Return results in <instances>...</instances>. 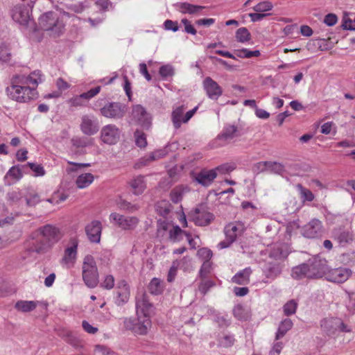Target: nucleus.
<instances>
[{
  "label": "nucleus",
  "instance_id": "nucleus-11",
  "mask_svg": "<svg viewBox=\"0 0 355 355\" xmlns=\"http://www.w3.org/2000/svg\"><path fill=\"white\" fill-rule=\"evenodd\" d=\"M324 229L322 222L316 218L312 219L304 225L301 230L302 234L306 238L314 239L322 236Z\"/></svg>",
  "mask_w": 355,
  "mask_h": 355
},
{
  "label": "nucleus",
  "instance_id": "nucleus-56",
  "mask_svg": "<svg viewBox=\"0 0 355 355\" xmlns=\"http://www.w3.org/2000/svg\"><path fill=\"white\" fill-rule=\"evenodd\" d=\"M26 205L30 207H34L37 205L40 201V197L37 193H30L26 198Z\"/></svg>",
  "mask_w": 355,
  "mask_h": 355
},
{
  "label": "nucleus",
  "instance_id": "nucleus-35",
  "mask_svg": "<svg viewBox=\"0 0 355 355\" xmlns=\"http://www.w3.org/2000/svg\"><path fill=\"white\" fill-rule=\"evenodd\" d=\"M165 230H168L169 239L173 242L181 241L187 233L181 230L178 225H172L171 228L166 227Z\"/></svg>",
  "mask_w": 355,
  "mask_h": 355
},
{
  "label": "nucleus",
  "instance_id": "nucleus-61",
  "mask_svg": "<svg viewBox=\"0 0 355 355\" xmlns=\"http://www.w3.org/2000/svg\"><path fill=\"white\" fill-rule=\"evenodd\" d=\"M214 286V283L211 280H203L200 284L198 289L200 292L202 294H205L210 288Z\"/></svg>",
  "mask_w": 355,
  "mask_h": 355
},
{
  "label": "nucleus",
  "instance_id": "nucleus-64",
  "mask_svg": "<svg viewBox=\"0 0 355 355\" xmlns=\"http://www.w3.org/2000/svg\"><path fill=\"white\" fill-rule=\"evenodd\" d=\"M338 21V17L335 14L329 13L327 14L324 19V23L329 26H332L335 25Z\"/></svg>",
  "mask_w": 355,
  "mask_h": 355
},
{
  "label": "nucleus",
  "instance_id": "nucleus-29",
  "mask_svg": "<svg viewBox=\"0 0 355 355\" xmlns=\"http://www.w3.org/2000/svg\"><path fill=\"white\" fill-rule=\"evenodd\" d=\"M129 184L132 191L135 195L141 194L146 188V182L145 177L143 175H137L130 180Z\"/></svg>",
  "mask_w": 355,
  "mask_h": 355
},
{
  "label": "nucleus",
  "instance_id": "nucleus-54",
  "mask_svg": "<svg viewBox=\"0 0 355 355\" xmlns=\"http://www.w3.org/2000/svg\"><path fill=\"white\" fill-rule=\"evenodd\" d=\"M197 254L199 258L203 260V261L207 260L210 261L211 258L212 257L211 250L206 248L199 249L198 250Z\"/></svg>",
  "mask_w": 355,
  "mask_h": 355
},
{
  "label": "nucleus",
  "instance_id": "nucleus-5",
  "mask_svg": "<svg viewBox=\"0 0 355 355\" xmlns=\"http://www.w3.org/2000/svg\"><path fill=\"white\" fill-rule=\"evenodd\" d=\"M304 263L306 266H307L309 279L325 277L327 271L328 270L327 261L325 259L322 258L319 255H315Z\"/></svg>",
  "mask_w": 355,
  "mask_h": 355
},
{
  "label": "nucleus",
  "instance_id": "nucleus-62",
  "mask_svg": "<svg viewBox=\"0 0 355 355\" xmlns=\"http://www.w3.org/2000/svg\"><path fill=\"white\" fill-rule=\"evenodd\" d=\"M178 269V263L177 262H173L172 266L170 268V270L168 273L167 280L169 282H171L174 280L176 275L177 270Z\"/></svg>",
  "mask_w": 355,
  "mask_h": 355
},
{
  "label": "nucleus",
  "instance_id": "nucleus-39",
  "mask_svg": "<svg viewBox=\"0 0 355 355\" xmlns=\"http://www.w3.org/2000/svg\"><path fill=\"white\" fill-rule=\"evenodd\" d=\"M273 9V4L268 0L260 1L256 4L252 10L257 12L267 13Z\"/></svg>",
  "mask_w": 355,
  "mask_h": 355
},
{
  "label": "nucleus",
  "instance_id": "nucleus-1",
  "mask_svg": "<svg viewBox=\"0 0 355 355\" xmlns=\"http://www.w3.org/2000/svg\"><path fill=\"white\" fill-rule=\"evenodd\" d=\"M37 232L42 239L33 242L28 250L40 254L50 251L63 236L60 228L50 224L39 227Z\"/></svg>",
  "mask_w": 355,
  "mask_h": 355
},
{
  "label": "nucleus",
  "instance_id": "nucleus-60",
  "mask_svg": "<svg viewBox=\"0 0 355 355\" xmlns=\"http://www.w3.org/2000/svg\"><path fill=\"white\" fill-rule=\"evenodd\" d=\"M28 166L35 173V176H43L45 174V171L43 166L40 164L28 162Z\"/></svg>",
  "mask_w": 355,
  "mask_h": 355
},
{
  "label": "nucleus",
  "instance_id": "nucleus-7",
  "mask_svg": "<svg viewBox=\"0 0 355 355\" xmlns=\"http://www.w3.org/2000/svg\"><path fill=\"white\" fill-rule=\"evenodd\" d=\"M322 330L328 336H333L340 332H349L350 329L338 318H325L320 322Z\"/></svg>",
  "mask_w": 355,
  "mask_h": 355
},
{
  "label": "nucleus",
  "instance_id": "nucleus-9",
  "mask_svg": "<svg viewBox=\"0 0 355 355\" xmlns=\"http://www.w3.org/2000/svg\"><path fill=\"white\" fill-rule=\"evenodd\" d=\"M136 311L137 316L142 320L146 318L150 320V314L153 312V305L150 302L147 294L143 293L138 295L136 298Z\"/></svg>",
  "mask_w": 355,
  "mask_h": 355
},
{
  "label": "nucleus",
  "instance_id": "nucleus-52",
  "mask_svg": "<svg viewBox=\"0 0 355 355\" xmlns=\"http://www.w3.org/2000/svg\"><path fill=\"white\" fill-rule=\"evenodd\" d=\"M6 175L10 176L14 179L19 180L23 176L21 167L19 165L11 167L7 172Z\"/></svg>",
  "mask_w": 355,
  "mask_h": 355
},
{
  "label": "nucleus",
  "instance_id": "nucleus-50",
  "mask_svg": "<svg viewBox=\"0 0 355 355\" xmlns=\"http://www.w3.org/2000/svg\"><path fill=\"white\" fill-rule=\"evenodd\" d=\"M159 73L164 79H166L174 75V68L171 64H165L159 68Z\"/></svg>",
  "mask_w": 355,
  "mask_h": 355
},
{
  "label": "nucleus",
  "instance_id": "nucleus-58",
  "mask_svg": "<svg viewBox=\"0 0 355 355\" xmlns=\"http://www.w3.org/2000/svg\"><path fill=\"white\" fill-rule=\"evenodd\" d=\"M211 268V263L210 261H204L199 272L200 277L204 278L208 273L210 272Z\"/></svg>",
  "mask_w": 355,
  "mask_h": 355
},
{
  "label": "nucleus",
  "instance_id": "nucleus-45",
  "mask_svg": "<svg viewBox=\"0 0 355 355\" xmlns=\"http://www.w3.org/2000/svg\"><path fill=\"white\" fill-rule=\"evenodd\" d=\"M186 188H184L183 187H175L171 192V200L174 203L179 202L182 198V196L185 192Z\"/></svg>",
  "mask_w": 355,
  "mask_h": 355
},
{
  "label": "nucleus",
  "instance_id": "nucleus-47",
  "mask_svg": "<svg viewBox=\"0 0 355 355\" xmlns=\"http://www.w3.org/2000/svg\"><path fill=\"white\" fill-rule=\"evenodd\" d=\"M236 56L241 58H250L252 57H258L260 55V52L258 50L250 51L248 49H242L236 51Z\"/></svg>",
  "mask_w": 355,
  "mask_h": 355
},
{
  "label": "nucleus",
  "instance_id": "nucleus-6",
  "mask_svg": "<svg viewBox=\"0 0 355 355\" xmlns=\"http://www.w3.org/2000/svg\"><path fill=\"white\" fill-rule=\"evenodd\" d=\"M186 109L187 107L184 105L173 107L171 113V121L175 129L180 128L182 123H187L197 112L198 106H196L192 110L185 112Z\"/></svg>",
  "mask_w": 355,
  "mask_h": 355
},
{
  "label": "nucleus",
  "instance_id": "nucleus-48",
  "mask_svg": "<svg viewBox=\"0 0 355 355\" xmlns=\"http://www.w3.org/2000/svg\"><path fill=\"white\" fill-rule=\"evenodd\" d=\"M173 262L178 263V268L183 270L185 272L191 270L192 268L191 258L185 256L180 260H175Z\"/></svg>",
  "mask_w": 355,
  "mask_h": 355
},
{
  "label": "nucleus",
  "instance_id": "nucleus-37",
  "mask_svg": "<svg viewBox=\"0 0 355 355\" xmlns=\"http://www.w3.org/2000/svg\"><path fill=\"white\" fill-rule=\"evenodd\" d=\"M293 323L291 319L286 318L282 320L279 326L278 330L276 333L275 339L279 340L292 328Z\"/></svg>",
  "mask_w": 355,
  "mask_h": 355
},
{
  "label": "nucleus",
  "instance_id": "nucleus-16",
  "mask_svg": "<svg viewBox=\"0 0 355 355\" xmlns=\"http://www.w3.org/2000/svg\"><path fill=\"white\" fill-rule=\"evenodd\" d=\"M80 130L86 135H95L99 130L98 119L92 114L83 115L81 118Z\"/></svg>",
  "mask_w": 355,
  "mask_h": 355
},
{
  "label": "nucleus",
  "instance_id": "nucleus-12",
  "mask_svg": "<svg viewBox=\"0 0 355 355\" xmlns=\"http://www.w3.org/2000/svg\"><path fill=\"white\" fill-rule=\"evenodd\" d=\"M121 131L114 124L103 126L101 130V140L108 145L116 144L120 139Z\"/></svg>",
  "mask_w": 355,
  "mask_h": 355
},
{
  "label": "nucleus",
  "instance_id": "nucleus-8",
  "mask_svg": "<svg viewBox=\"0 0 355 355\" xmlns=\"http://www.w3.org/2000/svg\"><path fill=\"white\" fill-rule=\"evenodd\" d=\"M123 327L126 330L131 331L135 334L145 335L151 327V320L146 318L142 320L137 317V320L132 318H123Z\"/></svg>",
  "mask_w": 355,
  "mask_h": 355
},
{
  "label": "nucleus",
  "instance_id": "nucleus-41",
  "mask_svg": "<svg viewBox=\"0 0 355 355\" xmlns=\"http://www.w3.org/2000/svg\"><path fill=\"white\" fill-rule=\"evenodd\" d=\"M302 202L309 201L311 202L314 200V195L311 191L304 187L302 184H298L296 186Z\"/></svg>",
  "mask_w": 355,
  "mask_h": 355
},
{
  "label": "nucleus",
  "instance_id": "nucleus-44",
  "mask_svg": "<svg viewBox=\"0 0 355 355\" xmlns=\"http://www.w3.org/2000/svg\"><path fill=\"white\" fill-rule=\"evenodd\" d=\"M233 314L236 318L241 320H246L249 318L248 311L241 304L234 306Z\"/></svg>",
  "mask_w": 355,
  "mask_h": 355
},
{
  "label": "nucleus",
  "instance_id": "nucleus-24",
  "mask_svg": "<svg viewBox=\"0 0 355 355\" xmlns=\"http://www.w3.org/2000/svg\"><path fill=\"white\" fill-rule=\"evenodd\" d=\"M166 155L165 150H157L148 155L140 158L135 164V168H140L141 167L149 165L152 162L159 159Z\"/></svg>",
  "mask_w": 355,
  "mask_h": 355
},
{
  "label": "nucleus",
  "instance_id": "nucleus-3",
  "mask_svg": "<svg viewBox=\"0 0 355 355\" xmlns=\"http://www.w3.org/2000/svg\"><path fill=\"white\" fill-rule=\"evenodd\" d=\"M40 28L49 31L53 37H58L63 32L64 24L55 12H47L39 18Z\"/></svg>",
  "mask_w": 355,
  "mask_h": 355
},
{
  "label": "nucleus",
  "instance_id": "nucleus-26",
  "mask_svg": "<svg viewBox=\"0 0 355 355\" xmlns=\"http://www.w3.org/2000/svg\"><path fill=\"white\" fill-rule=\"evenodd\" d=\"M24 84L34 87L36 89L37 85L43 81V76L40 71H34L28 76H16Z\"/></svg>",
  "mask_w": 355,
  "mask_h": 355
},
{
  "label": "nucleus",
  "instance_id": "nucleus-33",
  "mask_svg": "<svg viewBox=\"0 0 355 355\" xmlns=\"http://www.w3.org/2000/svg\"><path fill=\"white\" fill-rule=\"evenodd\" d=\"M37 305V301L19 300L16 302L15 308L18 311L26 313L34 310Z\"/></svg>",
  "mask_w": 355,
  "mask_h": 355
},
{
  "label": "nucleus",
  "instance_id": "nucleus-42",
  "mask_svg": "<svg viewBox=\"0 0 355 355\" xmlns=\"http://www.w3.org/2000/svg\"><path fill=\"white\" fill-rule=\"evenodd\" d=\"M71 144L76 148H83L93 144V139L85 137H75L71 139Z\"/></svg>",
  "mask_w": 355,
  "mask_h": 355
},
{
  "label": "nucleus",
  "instance_id": "nucleus-63",
  "mask_svg": "<svg viewBox=\"0 0 355 355\" xmlns=\"http://www.w3.org/2000/svg\"><path fill=\"white\" fill-rule=\"evenodd\" d=\"M67 196L64 193H55L52 198L48 199L47 200L51 203L58 204L64 201L67 199Z\"/></svg>",
  "mask_w": 355,
  "mask_h": 355
},
{
  "label": "nucleus",
  "instance_id": "nucleus-32",
  "mask_svg": "<svg viewBox=\"0 0 355 355\" xmlns=\"http://www.w3.org/2000/svg\"><path fill=\"white\" fill-rule=\"evenodd\" d=\"M291 275L294 279L297 280L303 279L304 278L309 279L307 266H306L305 263L293 267L291 270Z\"/></svg>",
  "mask_w": 355,
  "mask_h": 355
},
{
  "label": "nucleus",
  "instance_id": "nucleus-30",
  "mask_svg": "<svg viewBox=\"0 0 355 355\" xmlns=\"http://www.w3.org/2000/svg\"><path fill=\"white\" fill-rule=\"evenodd\" d=\"M176 10L182 14L193 15L200 12L204 6L191 4L187 2H180L175 5Z\"/></svg>",
  "mask_w": 355,
  "mask_h": 355
},
{
  "label": "nucleus",
  "instance_id": "nucleus-10",
  "mask_svg": "<svg viewBox=\"0 0 355 355\" xmlns=\"http://www.w3.org/2000/svg\"><path fill=\"white\" fill-rule=\"evenodd\" d=\"M190 217L195 224L198 226L208 225L214 220V215L207 211L206 206L204 205H199L191 211Z\"/></svg>",
  "mask_w": 355,
  "mask_h": 355
},
{
  "label": "nucleus",
  "instance_id": "nucleus-19",
  "mask_svg": "<svg viewBox=\"0 0 355 355\" xmlns=\"http://www.w3.org/2000/svg\"><path fill=\"white\" fill-rule=\"evenodd\" d=\"M69 245L64 250L61 263L70 267L73 266L77 258L78 239L71 238L69 240Z\"/></svg>",
  "mask_w": 355,
  "mask_h": 355
},
{
  "label": "nucleus",
  "instance_id": "nucleus-31",
  "mask_svg": "<svg viewBox=\"0 0 355 355\" xmlns=\"http://www.w3.org/2000/svg\"><path fill=\"white\" fill-rule=\"evenodd\" d=\"M251 274L252 269L250 267L245 268L233 276L232 282L239 285H246L250 282V276Z\"/></svg>",
  "mask_w": 355,
  "mask_h": 355
},
{
  "label": "nucleus",
  "instance_id": "nucleus-17",
  "mask_svg": "<svg viewBox=\"0 0 355 355\" xmlns=\"http://www.w3.org/2000/svg\"><path fill=\"white\" fill-rule=\"evenodd\" d=\"M241 135V130L236 125L227 123L224 125L222 132L218 135L217 140L220 141V145L224 146Z\"/></svg>",
  "mask_w": 355,
  "mask_h": 355
},
{
  "label": "nucleus",
  "instance_id": "nucleus-2",
  "mask_svg": "<svg viewBox=\"0 0 355 355\" xmlns=\"http://www.w3.org/2000/svg\"><path fill=\"white\" fill-rule=\"evenodd\" d=\"M8 97L18 103H28L37 98V92L34 87L24 84L19 78L14 77L11 85L6 88Z\"/></svg>",
  "mask_w": 355,
  "mask_h": 355
},
{
  "label": "nucleus",
  "instance_id": "nucleus-46",
  "mask_svg": "<svg viewBox=\"0 0 355 355\" xmlns=\"http://www.w3.org/2000/svg\"><path fill=\"white\" fill-rule=\"evenodd\" d=\"M236 168L235 164L233 163H225L223 164H221L215 168L214 170H216V175L217 176L218 174H227L232 171H233Z\"/></svg>",
  "mask_w": 355,
  "mask_h": 355
},
{
  "label": "nucleus",
  "instance_id": "nucleus-14",
  "mask_svg": "<svg viewBox=\"0 0 355 355\" xmlns=\"http://www.w3.org/2000/svg\"><path fill=\"white\" fill-rule=\"evenodd\" d=\"M352 272L350 269L343 267L330 269L328 266L325 279L334 283H343L346 282L352 275Z\"/></svg>",
  "mask_w": 355,
  "mask_h": 355
},
{
  "label": "nucleus",
  "instance_id": "nucleus-21",
  "mask_svg": "<svg viewBox=\"0 0 355 355\" xmlns=\"http://www.w3.org/2000/svg\"><path fill=\"white\" fill-rule=\"evenodd\" d=\"M132 114L138 123L145 129H148L151 125V116L140 105L133 106Z\"/></svg>",
  "mask_w": 355,
  "mask_h": 355
},
{
  "label": "nucleus",
  "instance_id": "nucleus-18",
  "mask_svg": "<svg viewBox=\"0 0 355 355\" xmlns=\"http://www.w3.org/2000/svg\"><path fill=\"white\" fill-rule=\"evenodd\" d=\"M103 226L101 221L93 220L85 227L88 240L93 243H99L101 239Z\"/></svg>",
  "mask_w": 355,
  "mask_h": 355
},
{
  "label": "nucleus",
  "instance_id": "nucleus-36",
  "mask_svg": "<svg viewBox=\"0 0 355 355\" xmlns=\"http://www.w3.org/2000/svg\"><path fill=\"white\" fill-rule=\"evenodd\" d=\"M13 19L20 24L26 25L28 23V12L26 9L16 8L12 14Z\"/></svg>",
  "mask_w": 355,
  "mask_h": 355
},
{
  "label": "nucleus",
  "instance_id": "nucleus-49",
  "mask_svg": "<svg viewBox=\"0 0 355 355\" xmlns=\"http://www.w3.org/2000/svg\"><path fill=\"white\" fill-rule=\"evenodd\" d=\"M148 289L153 295L159 294L162 291V286L159 279L153 278L149 284Z\"/></svg>",
  "mask_w": 355,
  "mask_h": 355
},
{
  "label": "nucleus",
  "instance_id": "nucleus-53",
  "mask_svg": "<svg viewBox=\"0 0 355 355\" xmlns=\"http://www.w3.org/2000/svg\"><path fill=\"white\" fill-rule=\"evenodd\" d=\"M297 307V302L293 300H290L284 306V313L286 315H293L295 313Z\"/></svg>",
  "mask_w": 355,
  "mask_h": 355
},
{
  "label": "nucleus",
  "instance_id": "nucleus-4",
  "mask_svg": "<svg viewBox=\"0 0 355 355\" xmlns=\"http://www.w3.org/2000/svg\"><path fill=\"white\" fill-rule=\"evenodd\" d=\"M83 279L89 288H94L98 283V272L96 263L92 255H87L83 259L82 266Z\"/></svg>",
  "mask_w": 355,
  "mask_h": 355
},
{
  "label": "nucleus",
  "instance_id": "nucleus-22",
  "mask_svg": "<svg viewBox=\"0 0 355 355\" xmlns=\"http://www.w3.org/2000/svg\"><path fill=\"white\" fill-rule=\"evenodd\" d=\"M203 88L209 98L218 99L223 91L218 84L210 77H206L203 80Z\"/></svg>",
  "mask_w": 355,
  "mask_h": 355
},
{
  "label": "nucleus",
  "instance_id": "nucleus-51",
  "mask_svg": "<svg viewBox=\"0 0 355 355\" xmlns=\"http://www.w3.org/2000/svg\"><path fill=\"white\" fill-rule=\"evenodd\" d=\"M135 142L138 147L144 148L147 145L146 137L144 133L139 130L135 132Z\"/></svg>",
  "mask_w": 355,
  "mask_h": 355
},
{
  "label": "nucleus",
  "instance_id": "nucleus-13",
  "mask_svg": "<svg viewBox=\"0 0 355 355\" xmlns=\"http://www.w3.org/2000/svg\"><path fill=\"white\" fill-rule=\"evenodd\" d=\"M130 296V289L128 284L125 280H120L118 282L114 291V303L119 306L126 304Z\"/></svg>",
  "mask_w": 355,
  "mask_h": 355
},
{
  "label": "nucleus",
  "instance_id": "nucleus-23",
  "mask_svg": "<svg viewBox=\"0 0 355 355\" xmlns=\"http://www.w3.org/2000/svg\"><path fill=\"white\" fill-rule=\"evenodd\" d=\"M284 266L283 262L268 260L263 268V272L267 278L274 279L278 277Z\"/></svg>",
  "mask_w": 355,
  "mask_h": 355
},
{
  "label": "nucleus",
  "instance_id": "nucleus-43",
  "mask_svg": "<svg viewBox=\"0 0 355 355\" xmlns=\"http://www.w3.org/2000/svg\"><path fill=\"white\" fill-rule=\"evenodd\" d=\"M236 40L241 43H245L250 40L251 35L249 31L245 28H239L237 29L235 35Z\"/></svg>",
  "mask_w": 355,
  "mask_h": 355
},
{
  "label": "nucleus",
  "instance_id": "nucleus-55",
  "mask_svg": "<svg viewBox=\"0 0 355 355\" xmlns=\"http://www.w3.org/2000/svg\"><path fill=\"white\" fill-rule=\"evenodd\" d=\"M234 342V339L232 336L224 335L219 340V345L223 347H231Z\"/></svg>",
  "mask_w": 355,
  "mask_h": 355
},
{
  "label": "nucleus",
  "instance_id": "nucleus-20",
  "mask_svg": "<svg viewBox=\"0 0 355 355\" xmlns=\"http://www.w3.org/2000/svg\"><path fill=\"white\" fill-rule=\"evenodd\" d=\"M101 114L107 118L119 119L123 116L125 109L121 103H109L101 109Z\"/></svg>",
  "mask_w": 355,
  "mask_h": 355
},
{
  "label": "nucleus",
  "instance_id": "nucleus-28",
  "mask_svg": "<svg viewBox=\"0 0 355 355\" xmlns=\"http://www.w3.org/2000/svg\"><path fill=\"white\" fill-rule=\"evenodd\" d=\"M288 255L287 248L284 245H275L269 253V260L275 261H284Z\"/></svg>",
  "mask_w": 355,
  "mask_h": 355
},
{
  "label": "nucleus",
  "instance_id": "nucleus-25",
  "mask_svg": "<svg viewBox=\"0 0 355 355\" xmlns=\"http://www.w3.org/2000/svg\"><path fill=\"white\" fill-rule=\"evenodd\" d=\"M244 231V226L241 223H230L225 227L224 232L225 237L230 239V242H234L238 236Z\"/></svg>",
  "mask_w": 355,
  "mask_h": 355
},
{
  "label": "nucleus",
  "instance_id": "nucleus-27",
  "mask_svg": "<svg viewBox=\"0 0 355 355\" xmlns=\"http://www.w3.org/2000/svg\"><path fill=\"white\" fill-rule=\"evenodd\" d=\"M216 178V170H202L196 177V181L200 184L207 187L210 185Z\"/></svg>",
  "mask_w": 355,
  "mask_h": 355
},
{
  "label": "nucleus",
  "instance_id": "nucleus-40",
  "mask_svg": "<svg viewBox=\"0 0 355 355\" xmlns=\"http://www.w3.org/2000/svg\"><path fill=\"white\" fill-rule=\"evenodd\" d=\"M260 166H268V171L277 174L282 173L284 171V166L276 162H260Z\"/></svg>",
  "mask_w": 355,
  "mask_h": 355
},
{
  "label": "nucleus",
  "instance_id": "nucleus-15",
  "mask_svg": "<svg viewBox=\"0 0 355 355\" xmlns=\"http://www.w3.org/2000/svg\"><path fill=\"white\" fill-rule=\"evenodd\" d=\"M110 223L123 230H132L135 228L139 220L135 216H125L118 213H112L110 215Z\"/></svg>",
  "mask_w": 355,
  "mask_h": 355
},
{
  "label": "nucleus",
  "instance_id": "nucleus-38",
  "mask_svg": "<svg viewBox=\"0 0 355 355\" xmlns=\"http://www.w3.org/2000/svg\"><path fill=\"white\" fill-rule=\"evenodd\" d=\"M334 238L338 241L340 244L347 243L349 241L352 240V236L349 232L339 230H335L333 232Z\"/></svg>",
  "mask_w": 355,
  "mask_h": 355
},
{
  "label": "nucleus",
  "instance_id": "nucleus-34",
  "mask_svg": "<svg viewBox=\"0 0 355 355\" xmlns=\"http://www.w3.org/2000/svg\"><path fill=\"white\" fill-rule=\"evenodd\" d=\"M94 180V177L92 173H86L78 175L76 180L78 188L85 189L88 187Z\"/></svg>",
  "mask_w": 355,
  "mask_h": 355
},
{
  "label": "nucleus",
  "instance_id": "nucleus-57",
  "mask_svg": "<svg viewBox=\"0 0 355 355\" xmlns=\"http://www.w3.org/2000/svg\"><path fill=\"white\" fill-rule=\"evenodd\" d=\"M114 278L111 275H107L101 283V286L107 290H110L114 288Z\"/></svg>",
  "mask_w": 355,
  "mask_h": 355
},
{
  "label": "nucleus",
  "instance_id": "nucleus-59",
  "mask_svg": "<svg viewBox=\"0 0 355 355\" xmlns=\"http://www.w3.org/2000/svg\"><path fill=\"white\" fill-rule=\"evenodd\" d=\"M101 89V86H97L93 89H91L87 92L83 93L82 96L85 98L86 101H89V99L96 96L100 92Z\"/></svg>",
  "mask_w": 355,
  "mask_h": 355
}]
</instances>
